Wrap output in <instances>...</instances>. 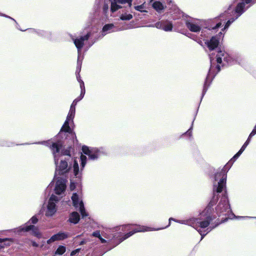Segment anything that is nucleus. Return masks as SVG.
Instances as JSON below:
<instances>
[{
  "label": "nucleus",
  "mask_w": 256,
  "mask_h": 256,
  "mask_svg": "<svg viewBox=\"0 0 256 256\" xmlns=\"http://www.w3.org/2000/svg\"><path fill=\"white\" fill-rule=\"evenodd\" d=\"M48 210L50 215L54 214L56 212V204L52 202H49L48 204Z\"/></svg>",
  "instance_id": "6ab92c4d"
},
{
  "label": "nucleus",
  "mask_w": 256,
  "mask_h": 256,
  "mask_svg": "<svg viewBox=\"0 0 256 256\" xmlns=\"http://www.w3.org/2000/svg\"><path fill=\"white\" fill-rule=\"evenodd\" d=\"M66 251V248L64 246H60L55 252L56 255H62Z\"/></svg>",
  "instance_id": "a878e982"
},
{
  "label": "nucleus",
  "mask_w": 256,
  "mask_h": 256,
  "mask_svg": "<svg viewBox=\"0 0 256 256\" xmlns=\"http://www.w3.org/2000/svg\"><path fill=\"white\" fill-rule=\"evenodd\" d=\"M216 56L219 57H222V58H223L224 60L227 62H228L230 59V57L228 56V54L225 53L222 50L218 51Z\"/></svg>",
  "instance_id": "b1692460"
},
{
  "label": "nucleus",
  "mask_w": 256,
  "mask_h": 256,
  "mask_svg": "<svg viewBox=\"0 0 256 256\" xmlns=\"http://www.w3.org/2000/svg\"><path fill=\"white\" fill-rule=\"evenodd\" d=\"M228 220V218H226L224 220H221V222H220L218 223L216 226L220 224H222V223L226 222Z\"/></svg>",
  "instance_id": "680f3d73"
},
{
  "label": "nucleus",
  "mask_w": 256,
  "mask_h": 256,
  "mask_svg": "<svg viewBox=\"0 0 256 256\" xmlns=\"http://www.w3.org/2000/svg\"><path fill=\"white\" fill-rule=\"evenodd\" d=\"M208 76L206 77V81H205V82H204V86L203 92H205L207 90V88L206 87V84H207V82H208Z\"/></svg>",
  "instance_id": "5fc2aeb1"
},
{
  "label": "nucleus",
  "mask_w": 256,
  "mask_h": 256,
  "mask_svg": "<svg viewBox=\"0 0 256 256\" xmlns=\"http://www.w3.org/2000/svg\"><path fill=\"white\" fill-rule=\"evenodd\" d=\"M68 234L67 232H59L58 234H56L53 235L52 236V240H62L64 239L67 238L68 237Z\"/></svg>",
  "instance_id": "ddd939ff"
},
{
  "label": "nucleus",
  "mask_w": 256,
  "mask_h": 256,
  "mask_svg": "<svg viewBox=\"0 0 256 256\" xmlns=\"http://www.w3.org/2000/svg\"><path fill=\"white\" fill-rule=\"evenodd\" d=\"M224 186L218 184V186L216 190H214V192H216L217 193H220L224 188Z\"/></svg>",
  "instance_id": "58836bf2"
},
{
  "label": "nucleus",
  "mask_w": 256,
  "mask_h": 256,
  "mask_svg": "<svg viewBox=\"0 0 256 256\" xmlns=\"http://www.w3.org/2000/svg\"><path fill=\"white\" fill-rule=\"evenodd\" d=\"M218 200V196L216 195V194L214 193V192L213 196L210 200V201L208 204V206H206L213 208L212 207L216 204Z\"/></svg>",
  "instance_id": "dca6fc26"
},
{
  "label": "nucleus",
  "mask_w": 256,
  "mask_h": 256,
  "mask_svg": "<svg viewBox=\"0 0 256 256\" xmlns=\"http://www.w3.org/2000/svg\"><path fill=\"white\" fill-rule=\"evenodd\" d=\"M82 152L86 154V155H87L88 156V155L90 154V153H92V150H91L89 148L86 146H82Z\"/></svg>",
  "instance_id": "cd10ccee"
},
{
  "label": "nucleus",
  "mask_w": 256,
  "mask_h": 256,
  "mask_svg": "<svg viewBox=\"0 0 256 256\" xmlns=\"http://www.w3.org/2000/svg\"><path fill=\"white\" fill-rule=\"evenodd\" d=\"M216 70H217V71H216V74H218V72H220V70H221V69H220V66L219 64H217V65H216Z\"/></svg>",
  "instance_id": "bf43d9fd"
},
{
  "label": "nucleus",
  "mask_w": 256,
  "mask_h": 256,
  "mask_svg": "<svg viewBox=\"0 0 256 256\" xmlns=\"http://www.w3.org/2000/svg\"><path fill=\"white\" fill-rule=\"evenodd\" d=\"M90 36V32H88L86 34L85 36H80V38H82L84 40V42L85 40H88L89 39Z\"/></svg>",
  "instance_id": "49530a36"
},
{
  "label": "nucleus",
  "mask_w": 256,
  "mask_h": 256,
  "mask_svg": "<svg viewBox=\"0 0 256 256\" xmlns=\"http://www.w3.org/2000/svg\"><path fill=\"white\" fill-rule=\"evenodd\" d=\"M68 164L66 160H62L60 162V166H58V174L62 175L68 171Z\"/></svg>",
  "instance_id": "6e6552de"
},
{
  "label": "nucleus",
  "mask_w": 256,
  "mask_h": 256,
  "mask_svg": "<svg viewBox=\"0 0 256 256\" xmlns=\"http://www.w3.org/2000/svg\"><path fill=\"white\" fill-rule=\"evenodd\" d=\"M80 220V216L76 212H73L70 215L68 222L74 224H78Z\"/></svg>",
  "instance_id": "9b49d317"
},
{
  "label": "nucleus",
  "mask_w": 256,
  "mask_h": 256,
  "mask_svg": "<svg viewBox=\"0 0 256 256\" xmlns=\"http://www.w3.org/2000/svg\"><path fill=\"white\" fill-rule=\"evenodd\" d=\"M250 138H251L250 137L248 136V138L247 139V140H246V142H244V144H243V146H242V148L240 150L242 152H243L244 151V150H245V148H246L248 144L250 142Z\"/></svg>",
  "instance_id": "4c0bfd02"
},
{
  "label": "nucleus",
  "mask_w": 256,
  "mask_h": 256,
  "mask_svg": "<svg viewBox=\"0 0 256 256\" xmlns=\"http://www.w3.org/2000/svg\"><path fill=\"white\" fill-rule=\"evenodd\" d=\"M62 146V143L60 140H58L56 142H52L50 144V148L52 150L54 157H56V154L60 152Z\"/></svg>",
  "instance_id": "20e7f679"
},
{
  "label": "nucleus",
  "mask_w": 256,
  "mask_h": 256,
  "mask_svg": "<svg viewBox=\"0 0 256 256\" xmlns=\"http://www.w3.org/2000/svg\"><path fill=\"white\" fill-rule=\"evenodd\" d=\"M132 226V224H126L122 226V230H130L131 229L130 226Z\"/></svg>",
  "instance_id": "de8ad7c7"
},
{
  "label": "nucleus",
  "mask_w": 256,
  "mask_h": 256,
  "mask_svg": "<svg viewBox=\"0 0 256 256\" xmlns=\"http://www.w3.org/2000/svg\"><path fill=\"white\" fill-rule=\"evenodd\" d=\"M32 246H35V247H38V244L36 242H32Z\"/></svg>",
  "instance_id": "338daca9"
},
{
  "label": "nucleus",
  "mask_w": 256,
  "mask_h": 256,
  "mask_svg": "<svg viewBox=\"0 0 256 256\" xmlns=\"http://www.w3.org/2000/svg\"><path fill=\"white\" fill-rule=\"evenodd\" d=\"M74 150V146H69L66 149H63L61 151V155L68 156L70 157L71 156V152Z\"/></svg>",
  "instance_id": "412c9836"
},
{
  "label": "nucleus",
  "mask_w": 256,
  "mask_h": 256,
  "mask_svg": "<svg viewBox=\"0 0 256 256\" xmlns=\"http://www.w3.org/2000/svg\"><path fill=\"white\" fill-rule=\"evenodd\" d=\"M58 198L55 195L52 194L51 196L50 197L49 202H54V201L57 202V201H58Z\"/></svg>",
  "instance_id": "a18cd8bd"
},
{
  "label": "nucleus",
  "mask_w": 256,
  "mask_h": 256,
  "mask_svg": "<svg viewBox=\"0 0 256 256\" xmlns=\"http://www.w3.org/2000/svg\"><path fill=\"white\" fill-rule=\"evenodd\" d=\"M132 18V16L131 14H122L120 16V19L122 20H129Z\"/></svg>",
  "instance_id": "72a5a7b5"
},
{
  "label": "nucleus",
  "mask_w": 256,
  "mask_h": 256,
  "mask_svg": "<svg viewBox=\"0 0 256 256\" xmlns=\"http://www.w3.org/2000/svg\"><path fill=\"white\" fill-rule=\"evenodd\" d=\"M171 220L176 221V220H175V219H174V218H169V222H168V224L167 226H166L165 227V228H167L168 226H169L170 225V222H171Z\"/></svg>",
  "instance_id": "0e129e2a"
},
{
  "label": "nucleus",
  "mask_w": 256,
  "mask_h": 256,
  "mask_svg": "<svg viewBox=\"0 0 256 256\" xmlns=\"http://www.w3.org/2000/svg\"><path fill=\"white\" fill-rule=\"evenodd\" d=\"M256 134V126H255L254 127V128L253 129V130H252V132H251V133L249 135V136L252 138V136H254Z\"/></svg>",
  "instance_id": "3c124183"
},
{
  "label": "nucleus",
  "mask_w": 256,
  "mask_h": 256,
  "mask_svg": "<svg viewBox=\"0 0 256 256\" xmlns=\"http://www.w3.org/2000/svg\"><path fill=\"white\" fill-rule=\"evenodd\" d=\"M80 100L78 98H76L72 104L70 108V110L68 114V117L70 118H74L75 112H76V108L77 102H79Z\"/></svg>",
  "instance_id": "f8f14e48"
},
{
  "label": "nucleus",
  "mask_w": 256,
  "mask_h": 256,
  "mask_svg": "<svg viewBox=\"0 0 256 256\" xmlns=\"http://www.w3.org/2000/svg\"><path fill=\"white\" fill-rule=\"evenodd\" d=\"M152 8L157 12H159L164 9L163 4L160 1H155L152 4Z\"/></svg>",
  "instance_id": "f3484780"
},
{
  "label": "nucleus",
  "mask_w": 256,
  "mask_h": 256,
  "mask_svg": "<svg viewBox=\"0 0 256 256\" xmlns=\"http://www.w3.org/2000/svg\"><path fill=\"white\" fill-rule=\"evenodd\" d=\"M222 26V23L220 22L218 23L214 26L212 28V30H216L219 28H220Z\"/></svg>",
  "instance_id": "864d4df0"
},
{
  "label": "nucleus",
  "mask_w": 256,
  "mask_h": 256,
  "mask_svg": "<svg viewBox=\"0 0 256 256\" xmlns=\"http://www.w3.org/2000/svg\"><path fill=\"white\" fill-rule=\"evenodd\" d=\"M219 43L218 39L216 36H212L210 40L206 42L208 48L210 51L216 48L218 46Z\"/></svg>",
  "instance_id": "39448f33"
},
{
  "label": "nucleus",
  "mask_w": 256,
  "mask_h": 256,
  "mask_svg": "<svg viewBox=\"0 0 256 256\" xmlns=\"http://www.w3.org/2000/svg\"><path fill=\"white\" fill-rule=\"evenodd\" d=\"M66 188V184L62 181L58 180L56 183V188L54 189L55 193L56 194H60L64 192Z\"/></svg>",
  "instance_id": "1a4fd4ad"
},
{
  "label": "nucleus",
  "mask_w": 256,
  "mask_h": 256,
  "mask_svg": "<svg viewBox=\"0 0 256 256\" xmlns=\"http://www.w3.org/2000/svg\"><path fill=\"white\" fill-rule=\"evenodd\" d=\"M52 143V140H46V141H43V142H41V144L47 146H48L49 148H50V144Z\"/></svg>",
  "instance_id": "79ce46f5"
},
{
  "label": "nucleus",
  "mask_w": 256,
  "mask_h": 256,
  "mask_svg": "<svg viewBox=\"0 0 256 256\" xmlns=\"http://www.w3.org/2000/svg\"><path fill=\"white\" fill-rule=\"evenodd\" d=\"M114 27V25L112 24H105L102 28V32H104L109 30H110Z\"/></svg>",
  "instance_id": "7c9ffc66"
},
{
  "label": "nucleus",
  "mask_w": 256,
  "mask_h": 256,
  "mask_svg": "<svg viewBox=\"0 0 256 256\" xmlns=\"http://www.w3.org/2000/svg\"><path fill=\"white\" fill-rule=\"evenodd\" d=\"M235 160H234L232 159V158L228 161V162L225 165V166L222 169L226 170V172H228V170L232 166V165Z\"/></svg>",
  "instance_id": "2f4dec72"
},
{
  "label": "nucleus",
  "mask_w": 256,
  "mask_h": 256,
  "mask_svg": "<svg viewBox=\"0 0 256 256\" xmlns=\"http://www.w3.org/2000/svg\"><path fill=\"white\" fill-rule=\"evenodd\" d=\"M100 240V242L102 243V244H104L106 242V240L105 239H104V238H102V236H100V238H99Z\"/></svg>",
  "instance_id": "052dcab7"
},
{
  "label": "nucleus",
  "mask_w": 256,
  "mask_h": 256,
  "mask_svg": "<svg viewBox=\"0 0 256 256\" xmlns=\"http://www.w3.org/2000/svg\"><path fill=\"white\" fill-rule=\"evenodd\" d=\"M134 8L136 10L139 11L141 12H147V10H143L144 8H145L144 2L140 5L135 6L134 7Z\"/></svg>",
  "instance_id": "c756f323"
},
{
  "label": "nucleus",
  "mask_w": 256,
  "mask_h": 256,
  "mask_svg": "<svg viewBox=\"0 0 256 256\" xmlns=\"http://www.w3.org/2000/svg\"><path fill=\"white\" fill-rule=\"evenodd\" d=\"M213 212L214 208L206 206L200 214V218L194 219V222H192V227L196 229L201 235L202 239L205 236L208 232L204 233V232L200 228H207L210 223L216 218Z\"/></svg>",
  "instance_id": "f257e3e1"
},
{
  "label": "nucleus",
  "mask_w": 256,
  "mask_h": 256,
  "mask_svg": "<svg viewBox=\"0 0 256 256\" xmlns=\"http://www.w3.org/2000/svg\"><path fill=\"white\" fill-rule=\"evenodd\" d=\"M164 20H162L161 21L156 22L155 24V26L156 28L163 30V27L164 26Z\"/></svg>",
  "instance_id": "c9c22d12"
},
{
  "label": "nucleus",
  "mask_w": 256,
  "mask_h": 256,
  "mask_svg": "<svg viewBox=\"0 0 256 256\" xmlns=\"http://www.w3.org/2000/svg\"><path fill=\"white\" fill-rule=\"evenodd\" d=\"M56 240H54V239L53 240H52V237L47 240V243L48 244H50L51 242H55Z\"/></svg>",
  "instance_id": "e2e57ef3"
},
{
  "label": "nucleus",
  "mask_w": 256,
  "mask_h": 256,
  "mask_svg": "<svg viewBox=\"0 0 256 256\" xmlns=\"http://www.w3.org/2000/svg\"><path fill=\"white\" fill-rule=\"evenodd\" d=\"M226 170L222 169L219 172H217L214 175V180H217L218 178H220V182L218 184H222L225 186L226 179Z\"/></svg>",
  "instance_id": "7ed1b4c3"
},
{
  "label": "nucleus",
  "mask_w": 256,
  "mask_h": 256,
  "mask_svg": "<svg viewBox=\"0 0 256 256\" xmlns=\"http://www.w3.org/2000/svg\"><path fill=\"white\" fill-rule=\"evenodd\" d=\"M4 247V246L0 245V249L2 248H3Z\"/></svg>",
  "instance_id": "774afa93"
},
{
  "label": "nucleus",
  "mask_w": 256,
  "mask_h": 256,
  "mask_svg": "<svg viewBox=\"0 0 256 256\" xmlns=\"http://www.w3.org/2000/svg\"><path fill=\"white\" fill-rule=\"evenodd\" d=\"M78 76H76V78H77L78 80L80 82V89L83 88H85L84 82L80 78V74H78Z\"/></svg>",
  "instance_id": "ea45409f"
},
{
  "label": "nucleus",
  "mask_w": 256,
  "mask_h": 256,
  "mask_svg": "<svg viewBox=\"0 0 256 256\" xmlns=\"http://www.w3.org/2000/svg\"><path fill=\"white\" fill-rule=\"evenodd\" d=\"M31 222L33 224H36L38 222V219L36 216H33L30 219Z\"/></svg>",
  "instance_id": "09e8293b"
},
{
  "label": "nucleus",
  "mask_w": 256,
  "mask_h": 256,
  "mask_svg": "<svg viewBox=\"0 0 256 256\" xmlns=\"http://www.w3.org/2000/svg\"><path fill=\"white\" fill-rule=\"evenodd\" d=\"M80 158L81 161V166L82 168H84L86 162L87 158L86 156L82 154Z\"/></svg>",
  "instance_id": "f704fd0d"
},
{
  "label": "nucleus",
  "mask_w": 256,
  "mask_h": 256,
  "mask_svg": "<svg viewBox=\"0 0 256 256\" xmlns=\"http://www.w3.org/2000/svg\"><path fill=\"white\" fill-rule=\"evenodd\" d=\"M8 242L6 244L8 246L10 245V241L9 240L0 238V242Z\"/></svg>",
  "instance_id": "6e6d98bb"
},
{
  "label": "nucleus",
  "mask_w": 256,
  "mask_h": 256,
  "mask_svg": "<svg viewBox=\"0 0 256 256\" xmlns=\"http://www.w3.org/2000/svg\"><path fill=\"white\" fill-rule=\"evenodd\" d=\"M82 152L86 154V155H87L88 156V155L90 154V153H92V150H91L89 148L86 146H82Z\"/></svg>",
  "instance_id": "c85d7f7f"
},
{
  "label": "nucleus",
  "mask_w": 256,
  "mask_h": 256,
  "mask_svg": "<svg viewBox=\"0 0 256 256\" xmlns=\"http://www.w3.org/2000/svg\"><path fill=\"white\" fill-rule=\"evenodd\" d=\"M74 42L77 48L78 52L80 51L84 46V40L80 37V38L74 39Z\"/></svg>",
  "instance_id": "4468645a"
},
{
  "label": "nucleus",
  "mask_w": 256,
  "mask_h": 256,
  "mask_svg": "<svg viewBox=\"0 0 256 256\" xmlns=\"http://www.w3.org/2000/svg\"><path fill=\"white\" fill-rule=\"evenodd\" d=\"M72 201L73 206L75 208H78V206H80L79 202V198L78 196L76 193L73 194L72 196Z\"/></svg>",
  "instance_id": "4be33fe9"
},
{
  "label": "nucleus",
  "mask_w": 256,
  "mask_h": 256,
  "mask_svg": "<svg viewBox=\"0 0 256 256\" xmlns=\"http://www.w3.org/2000/svg\"><path fill=\"white\" fill-rule=\"evenodd\" d=\"M88 159L92 160H95L98 158V152L94 151L92 152L90 155L88 156Z\"/></svg>",
  "instance_id": "bb28decb"
},
{
  "label": "nucleus",
  "mask_w": 256,
  "mask_h": 256,
  "mask_svg": "<svg viewBox=\"0 0 256 256\" xmlns=\"http://www.w3.org/2000/svg\"><path fill=\"white\" fill-rule=\"evenodd\" d=\"M216 62L218 64H220L222 63V58L216 56Z\"/></svg>",
  "instance_id": "4d7b16f0"
},
{
  "label": "nucleus",
  "mask_w": 256,
  "mask_h": 256,
  "mask_svg": "<svg viewBox=\"0 0 256 256\" xmlns=\"http://www.w3.org/2000/svg\"><path fill=\"white\" fill-rule=\"evenodd\" d=\"M80 211L81 214V215L82 216V218H86V216H88V214L86 212L84 204L82 202H80Z\"/></svg>",
  "instance_id": "393cba45"
},
{
  "label": "nucleus",
  "mask_w": 256,
  "mask_h": 256,
  "mask_svg": "<svg viewBox=\"0 0 256 256\" xmlns=\"http://www.w3.org/2000/svg\"><path fill=\"white\" fill-rule=\"evenodd\" d=\"M74 118H70L67 116L66 119L64 122L61 128L60 131L64 132L70 134L72 136H74L76 138V136L75 133L72 132V130L70 128L69 126V120H73Z\"/></svg>",
  "instance_id": "423d86ee"
},
{
  "label": "nucleus",
  "mask_w": 256,
  "mask_h": 256,
  "mask_svg": "<svg viewBox=\"0 0 256 256\" xmlns=\"http://www.w3.org/2000/svg\"><path fill=\"white\" fill-rule=\"evenodd\" d=\"M234 21V18H232V20H228L227 21V22H226L225 26H224V28L222 29V30L228 28L229 26L230 25V24Z\"/></svg>",
  "instance_id": "a19ab883"
},
{
  "label": "nucleus",
  "mask_w": 256,
  "mask_h": 256,
  "mask_svg": "<svg viewBox=\"0 0 256 256\" xmlns=\"http://www.w3.org/2000/svg\"><path fill=\"white\" fill-rule=\"evenodd\" d=\"M245 4L246 3L244 1L243 2L238 4L235 8L236 12L239 14H242L244 12Z\"/></svg>",
  "instance_id": "a211bd4d"
},
{
  "label": "nucleus",
  "mask_w": 256,
  "mask_h": 256,
  "mask_svg": "<svg viewBox=\"0 0 256 256\" xmlns=\"http://www.w3.org/2000/svg\"><path fill=\"white\" fill-rule=\"evenodd\" d=\"M80 250V248L76 249L74 250H72L70 253V256H72L75 255L76 253L78 252Z\"/></svg>",
  "instance_id": "603ef678"
},
{
  "label": "nucleus",
  "mask_w": 256,
  "mask_h": 256,
  "mask_svg": "<svg viewBox=\"0 0 256 256\" xmlns=\"http://www.w3.org/2000/svg\"><path fill=\"white\" fill-rule=\"evenodd\" d=\"M108 5L107 4H104V7H103L104 11V12H106L108 10Z\"/></svg>",
  "instance_id": "13d9d810"
},
{
  "label": "nucleus",
  "mask_w": 256,
  "mask_h": 256,
  "mask_svg": "<svg viewBox=\"0 0 256 256\" xmlns=\"http://www.w3.org/2000/svg\"><path fill=\"white\" fill-rule=\"evenodd\" d=\"M74 176H76L78 174L79 172V167L78 162L74 160Z\"/></svg>",
  "instance_id": "473e14b6"
},
{
  "label": "nucleus",
  "mask_w": 256,
  "mask_h": 256,
  "mask_svg": "<svg viewBox=\"0 0 256 256\" xmlns=\"http://www.w3.org/2000/svg\"><path fill=\"white\" fill-rule=\"evenodd\" d=\"M242 152L240 150L232 158L234 160H236L242 154Z\"/></svg>",
  "instance_id": "8fccbe9b"
},
{
  "label": "nucleus",
  "mask_w": 256,
  "mask_h": 256,
  "mask_svg": "<svg viewBox=\"0 0 256 256\" xmlns=\"http://www.w3.org/2000/svg\"><path fill=\"white\" fill-rule=\"evenodd\" d=\"M118 3V2L115 1L112 2H111L110 11L112 12H114L122 8L121 6L117 4Z\"/></svg>",
  "instance_id": "5701e85b"
},
{
  "label": "nucleus",
  "mask_w": 256,
  "mask_h": 256,
  "mask_svg": "<svg viewBox=\"0 0 256 256\" xmlns=\"http://www.w3.org/2000/svg\"><path fill=\"white\" fill-rule=\"evenodd\" d=\"M22 230L25 232H28L30 230H32V232L35 236H38L40 234L38 229L34 225H30L25 226L22 228Z\"/></svg>",
  "instance_id": "2eb2a0df"
},
{
  "label": "nucleus",
  "mask_w": 256,
  "mask_h": 256,
  "mask_svg": "<svg viewBox=\"0 0 256 256\" xmlns=\"http://www.w3.org/2000/svg\"><path fill=\"white\" fill-rule=\"evenodd\" d=\"M187 134H188L190 136L192 135V130L190 129H189L186 133Z\"/></svg>",
  "instance_id": "69168bd1"
},
{
  "label": "nucleus",
  "mask_w": 256,
  "mask_h": 256,
  "mask_svg": "<svg viewBox=\"0 0 256 256\" xmlns=\"http://www.w3.org/2000/svg\"><path fill=\"white\" fill-rule=\"evenodd\" d=\"M228 204L226 200L220 201L216 208V213L218 216L222 215H226L227 212H229Z\"/></svg>",
  "instance_id": "f03ea898"
},
{
  "label": "nucleus",
  "mask_w": 256,
  "mask_h": 256,
  "mask_svg": "<svg viewBox=\"0 0 256 256\" xmlns=\"http://www.w3.org/2000/svg\"><path fill=\"white\" fill-rule=\"evenodd\" d=\"M85 92H86L85 88H81V92H80V96L78 97L77 98H78L81 100L84 96Z\"/></svg>",
  "instance_id": "37998d69"
},
{
  "label": "nucleus",
  "mask_w": 256,
  "mask_h": 256,
  "mask_svg": "<svg viewBox=\"0 0 256 256\" xmlns=\"http://www.w3.org/2000/svg\"><path fill=\"white\" fill-rule=\"evenodd\" d=\"M144 231V230L143 227L140 226H138V228H134L132 231H130L129 232L124 234L120 238V242L124 241V240H126V238H128L132 235H133L134 234L138 232H141Z\"/></svg>",
  "instance_id": "0eeeda50"
},
{
  "label": "nucleus",
  "mask_w": 256,
  "mask_h": 256,
  "mask_svg": "<svg viewBox=\"0 0 256 256\" xmlns=\"http://www.w3.org/2000/svg\"><path fill=\"white\" fill-rule=\"evenodd\" d=\"M163 30L166 32H170L173 28V24L172 22L168 20H164V24Z\"/></svg>",
  "instance_id": "aec40b11"
},
{
  "label": "nucleus",
  "mask_w": 256,
  "mask_h": 256,
  "mask_svg": "<svg viewBox=\"0 0 256 256\" xmlns=\"http://www.w3.org/2000/svg\"><path fill=\"white\" fill-rule=\"evenodd\" d=\"M132 0H120L118 1V4H124L126 3H128V4L129 7H131L132 5Z\"/></svg>",
  "instance_id": "e433bc0d"
},
{
  "label": "nucleus",
  "mask_w": 256,
  "mask_h": 256,
  "mask_svg": "<svg viewBox=\"0 0 256 256\" xmlns=\"http://www.w3.org/2000/svg\"><path fill=\"white\" fill-rule=\"evenodd\" d=\"M186 28L192 32H199L201 30V28L200 26L192 23L189 20L186 21Z\"/></svg>",
  "instance_id": "9d476101"
},
{
  "label": "nucleus",
  "mask_w": 256,
  "mask_h": 256,
  "mask_svg": "<svg viewBox=\"0 0 256 256\" xmlns=\"http://www.w3.org/2000/svg\"><path fill=\"white\" fill-rule=\"evenodd\" d=\"M92 236H93L99 238L101 236L100 234V231L96 230V231L94 232L92 234Z\"/></svg>",
  "instance_id": "c03bdc74"
}]
</instances>
